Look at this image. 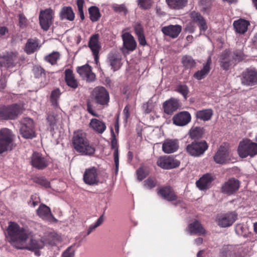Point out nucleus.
I'll list each match as a JSON object with an SVG mask.
<instances>
[{"label":"nucleus","mask_w":257,"mask_h":257,"mask_svg":"<svg viewBox=\"0 0 257 257\" xmlns=\"http://www.w3.org/2000/svg\"><path fill=\"white\" fill-rule=\"evenodd\" d=\"M188 230L190 234H197L198 235H202L205 233V230L198 221H195L190 224L188 226Z\"/></svg>","instance_id":"obj_40"},{"label":"nucleus","mask_w":257,"mask_h":257,"mask_svg":"<svg viewBox=\"0 0 257 257\" xmlns=\"http://www.w3.org/2000/svg\"><path fill=\"white\" fill-rule=\"evenodd\" d=\"M21 112L19 105L14 104L9 106L0 107V119H14Z\"/></svg>","instance_id":"obj_7"},{"label":"nucleus","mask_w":257,"mask_h":257,"mask_svg":"<svg viewBox=\"0 0 257 257\" xmlns=\"http://www.w3.org/2000/svg\"><path fill=\"white\" fill-rule=\"evenodd\" d=\"M221 257H240L234 246L230 245L224 246L220 251Z\"/></svg>","instance_id":"obj_37"},{"label":"nucleus","mask_w":257,"mask_h":257,"mask_svg":"<svg viewBox=\"0 0 257 257\" xmlns=\"http://www.w3.org/2000/svg\"><path fill=\"white\" fill-rule=\"evenodd\" d=\"M89 13L90 15V19L93 22L98 21L101 15L98 8L95 6H92L89 8Z\"/></svg>","instance_id":"obj_47"},{"label":"nucleus","mask_w":257,"mask_h":257,"mask_svg":"<svg viewBox=\"0 0 257 257\" xmlns=\"http://www.w3.org/2000/svg\"><path fill=\"white\" fill-rule=\"evenodd\" d=\"M144 187L148 189H151L156 186V182L152 178H148L144 182Z\"/></svg>","instance_id":"obj_55"},{"label":"nucleus","mask_w":257,"mask_h":257,"mask_svg":"<svg viewBox=\"0 0 257 257\" xmlns=\"http://www.w3.org/2000/svg\"><path fill=\"white\" fill-rule=\"evenodd\" d=\"M17 60L16 53L11 52H8L4 55H0V67L6 68L13 67L15 66V62Z\"/></svg>","instance_id":"obj_16"},{"label":"nucleus","mask_w":257,"mask_h":257,"mask_svg":"<svg viewBox=\"0 0 257 257\" xmlns=\"http://www.w3.org/2000/svg\"><path fill=\"white\" fill-rule=\"evenodd\" d=\"M44 240V244L48 243L51 245H56L61 240V236L54 231H47L42 237Z\"/></svg>","instance_id":"obj_30"},{"label":"nucleus","mask_w":257,"mask_h":257,"mask_svg":"<svg viewBox=\"0 0 257 257\" xmlns=\"http://www.w3.org/2000/svg\"><path fill=\"white\" fill-rule=\"evenodd\" d=\"M107 61L113 71H116L121 66V56L116 51H111L108 55Z\"/></svg>","instance_id":"obj_21"},{"label":"nucleus","mask_w":257,"mask_h":257,"mask_svg":"<svg viewBox=\"0 0 257 257\" xmlns=\"http://www.w3.org/2000/svg\"><path fill=\"white\" fill-rule=\"evenodd\" d=\"M61 56V55L59 52L53 51L45 56L44 60L52 65H54L57 64V61L60 60Z\"/></svg>","instance_id":"obj_43"},{"label":"nucleus","mask_w":257,"mask_h":257,"mask_svg":"<svg viewBox=\"0 0 257 257\" xmlns=\"http://www.w3.org/2000/svg\"><path fill=\"white\" fill-rule=\"evenodd\" d=\"M213 180V178L210 174H206L196 181V184L200 190H206L210 187Z\"/></svg>","instance_id":"obj_28"},{"label":"nucleus","mask_w":257,"mask_h":257,"mask_svg":"<svg viewBox=\"0 0 257 257\" xmlns=\"http://www.w3.org/2000/svg\"><path fill=\"white\" fill-rule=\"evenodd\" d=\"M208 147V145L205 141L193 142L188 145L185 150L189 155L194 157H199L204 153Z\"/></svg>","instance_id":"obj_6"},{"label":"nucleus","mask_w":257,"mask_h":257,"mask_svg":"<svg viewBox=\"0 0 257 257\" xmlns=\"http://www.w3.org/2000/svg\"><path fill=\"white\" fill-rule=\"evenodd\" d=\"M38 43L35 39H29L26 44L25 51L27 54H32L38 49Z\"/></svg>","instance_id":"obj_44"},{"label":"nucleus","mask_w":257,"mask_h":257,"mask_svg":"<svg viewBox=\"0 0 257 257\" xmlns=\"http://www.w3.org/2000/svg\"><path fill=\"white\" fill-rule=\"evenodd\" d=\"M249 25L248 21L242 19L235 21L233 23L235 32L240 34H243L247 31Z\"/></svg>","instance_id":"obj_34"},{"label":"nucleus","mask_w":257,"mask_h":257,"mask_svg":"<svg viewBox=\"0 0 257 257\" xmlns=\"http://www.w3.org/2000/svg\"><path fill=\"white\" fill-rule=\"evenodd\" d=\"M54 11L51 8L41 10L39 15V22L41 28L47 31L52 24Z\"/></svg>","instance_id":"obj_8"},{"label":"nucleus","mask_w":257,"mask_h":257,"mask_svg":"<svg viewBox=\"0 0 257 257\" xmlns=\"http://www.w3.org/2000/svg\"><path fill=\"white\" fill-rule=\"evenodd\" d=\"M87 110L89 113L91 114L93 116H97L96 112H94L92 108V105L90 101H88L87 102Z\"/></svg>","instance_id":"obj_62"},{"label":"nucleus","mask_w":257,"mask_h":257,"mask_svg":"<svg viewBox=\"0 0 257 257\" xmlns=\"http://www.w3.org/2000/svg\"><path fill=\"white\" fill-rule=\"evenodd\" d=\"M96 102L100 105L107 104L109 100L108 92L103 87H97L92 93Z\"/></svg>","instance_id":"obj_11"},{"label":"nucleus","mask_w":257,"mask_h":257,"mask_svg":"<svg viewBox=\"0 0 257 257\" xmlns=\"http://www.w3.org/2000/svg\"><path fill=\"white\" fill-rule=\"evenodd\" d=\"M99 36L98 34L92 35L88 42V47L91 50L94 57V60L97 63L98 61V54L101 46L99 42Z\"/></svg>","instance_id":"obj_15"},{"label":"nucleus","mask_w":257,"mask_h":257,"mask_svg":"<svg viewBox=\"0 0 257 257\" xmlns=\"http://www.w3.org/2000/svg\"><path fill=\"white\" fill-rule=\"evenodd\" d=\"M7 79L6 76L3 75L0 79V90L4 89L6 86Z\"/></svg>","instance_id":"obj_61"},{"label":"nucleus","mask_w":257,"mask_h":257,"mask_svg":"<svg viewBox=\"0 0 257 257\" xmlns=\"http://www.w3.org/2000/svg\"><path fill=\"white\" fill-rule=\"evenodd\" d=\"M45 245L44 240L42 237L39 238L36 237H31L29 241L27 242V241H24L21 246H19V249H25L35 252V254L39 256L40 255V252L39 249L42 248Z\"/></svg>","instance_id":"obj_5"},{"label":"nucleus","mask_w":257,"mask_h":257,"mask_svg":"<svg viewBox=\"0 0 257 257\" xmlns=\"http://www.w3.org/2000/svg\"><path fill=\"white\" fill-rule=\"evenodd\" d=\"M158 193L163 198L169 201H175L177 198L173 189L170 186H165L161 188Z\"/></svg>","instance_id":"obj_29"},{"label":"nucleus","mask_w":257,"mask_h":257,"mask_svg":"<svg viewBox=\"0 0 257 257\" xmlns=\"http://www.w3.org/2000/svg\"><path fill=\"white\" fill-rule=\"evenodd\" d=\"M36 77H38L44 73V70L40 67H36L34 69Z\"/></svg>","instance_id":"obj_64"},{"label":"nucleus","mask_w":257,"mask_h":257,"mask_svg":"<svg viewBox=\"0 0 257 257\" xmlns=\"http://www.w3.org/2000/svg\"><path fill=\"white\" fill-rule=\"evenodd\" d=\"M75 250L73 248V246H69L63 253L62 257H74Z\"/></svg>","instance_id":"obj_57"},{"label":"nucleus","mask_w":257,"mask_h":257,"mask_svg":"<svg viewBox=\"0 0 257 257\" xmlns=\"http://www.w3.org/2000/svg\"><path fill=\"white\" fill-rule=\"evenodd\" d=\"M178 107V101L175 98H171L163 103L164 112L168 114H170L176 111Z\"/></svg>","instance_id":"obj_35"},{"label":"nucleus","mask_w":257,"mask_h":257,"mask_svg":"<svg viewBox=\"0 0 257 257\" xmlns=\"http://www.w3.org/2000/svg\"><path fill=\"white\" fill-rule=\"evenodd\" d=\"M37 214L43 219L50 222H57L58 221L57 219L52 214L50 208L44 204H41L39 206L37 209Z\"/></svg>","instance_id":"obj_23"},{"label":"nucleus","mask_w":257,"mask_h":257,"mask_svg":"<svg viewBox=\"0 0 257 257\" xmlns=\"http://www.w3.org/2000/svg\"><path fill=\"white\" fill-rule=\"evenodd\" d=\"M104 218L103 215H101L97 220L96 222L91 225H90L87 230V235H89L91 232L94 231L97 227L100 226L103 222Z\"/></svg>","instance_id":"obj_51"},{"label":"nucleus","mask_w":257,"mask_h":257,"mask_svg":"<svg viewBox=\"0 0 257 257\" xmlns=\"http://www.w3.org/2000/svg\"><path fill=\"white\" fill-rule=\"evenodd\" d=\"M191 115L187 111H182L175 115L173 118V123L176 125H186L191 120Z\"/></svg>","instance_id":"obj_24"},{"label":"nucleus","mask_w":257,"mask_h":257,"mask_svg":"<svg viewBox=\"0 0 257 257\" xmlns=\"http://www.w3.org/2000/svg\"><path fill=\"white\" fill-rule=\"evenodd\" d=\"M190 17L193 22L198 24L201 32H205L207 29L206 22L200 13L193 11L190 14Z\"/></svg>","instance_id":"obj_26"},{"label":"nucleus","mask_w":257,"mask_h":257,"mask_svg":"<svg viewBox=\"0 0 257 257\" xmlns=\"http://www.w3.org/2000/svg\"><path fill=\"white\" fill-rule=\"evenodd\" d=\"M89 126L94 131L98 133L102 134L106 130V126L105 123L96 118H92L89 123Z\"/></svg>","instance_id":"obj_38"},{"label":"nucleus","mask_w":257,"mask_h":257,"mask_svg":"<svg viewBox=\"0 0 257 257\" xmlns=\"http://www.w3.org/2000/svg\"><path fill=\"white\" fill-rule=\"evenodd\" d=\"M177 91L181 93L185 99L187 98V95L189 93V89L186 85H180L177 87Z\"/></svg>","instance_id":"obj_54"},{"label":"nucleus","mask_w":257,"mask_h":257,"mask_svg":"<svg viewBox=\"0 0 257 257\" xmlns=\"http://www.w3.org/2000/svg\"><path fill=\"white\" fill-rule=\"evenodd\" d=\"M182 63L186 68H192L195 66L196 62L190 56H184L182 58Z\"/></svg>","instance_id":"obj_45"},{"label":"nucleus","mask_w":257,"mask_h":257,"mask_svg":"<svg viewBox=\"0 0 257 257\" xmlns=\"http://www.w3.org/2000/svg\"><path fill=\"white\" fill-rule=\"evenodd\" d=\"M203 128L200 127H192L190 130V136L193 139H199L202 137Z\"/></svg>","instance_id":"obj_46"},{"label":"nucleus","mask_w":257,"mask_h":257,"mask_svg":"<svg viewBox=\"0 0 257 257\" xmlns=\"http://www.w3.org/2000/svg\"><path fill=\"white\" fill-rule=\"evenodd\" d=\"M213 115L212 110L206 109L196 111V116L198 119L203 121H207L211 119Z\"/></svg>","instance_id":"obj_42"},{"label":"nucleus","mask_w":257,"mask_h":257,"mask_svg":"<svg viewBox=\"0 0 257 257\" xmlns=\"http://www.w3.org/2000/svg\"><path fill=\"white\" fill-rule=\"evenodd\" d=\"M76 70L80 76L87 82H92L95 79V75L92 72L91 67L88 65L78 67Z\"/></svg>","instance_id":"obj_18"},{"label":"nucleus","mask_w":257,"mask_h":257,"mask_svg":"<svg viewBox=\"0 0 257 257\" xmlns=\"http://www.w3.org/2000/svg\"><path fill=\"white\" fill-rule=\"evenodd\" d=\"M147 175V174L144 170L143 168H139L137 170L138 178L139 180L141 181L144 179Z\"/></svg>","instance_id":"obj_60"},{"label":"nucleus","mask_w":257,"mask_h":257,"mask_svg":"<svg viewBox=\"0 0 257 257\" xmlns=\"http://www.w3.org/2000/svg\"><path fill=\"white\" fill-rule=\"evenodd\" d=\"M211 63V57H209L206 63L203 65L202 69L200 70L197 71L194 74V77L198 80L204 78L208 74L210 71Z\"/></svg>","instance_id":"obj_31"},{"label":"nucleus","mask_w":257,"mask_h":257,"mask_svg":"<svg viewBox=\"0 0 257 257\" xmlns=\"http://www.w3.org/2000/svg\"><path fill=\"white\" fill-rule=\"evenodd\" d=\"M240 186L239 181L232 178L226 181L221 187V191L227 195H230L237 191Z\"/></svg>","instance_id":"obj_13"},{"label":"nucleus","mask_w":257,"mask_h":257,"mask_svg":"<svg viewBox=\"0 0 257 257\" xmlns=\"http://www.w3.org/2000/svg\"><path fill=\"white\" fill-rule=\"evenodd\" d=\"M60 95L61 92L59 89H56L52 91L51 94V102L54 107L58 106V100Z\"/></svg>","instance_id":"obj_50"},{"label":"nucleus","mask_w":257,"mask_h":257,"mask_svg":"<svg viewBox=\"0 0 257 257\" xmlns=\"http://www.w3.org/2000/svg\"><path fill=\"white\" fill-rule=\"evenodd\" d=\"M15 138L12 130L6 127L0 129V155L13 150Z\"/></svg>","instance_id":"obj_3"},{"label":"nucleus","mask_w":257,"mask_h":257,"mask_svg":"<svg viewBox=\"0 0 257 257\" xmlns=\"http://www.w3.org/2000/svg\"><path fill=\"white\" fill-rule=\"evenodd\" d=\"M157 164L162 169L169 170L179 167L180 162L171 156H165L160 157Z\"/></svg>","instance_id":"obj_12"},{"label":"nucleus","mask_w":257,"mask_h":257,"mask_svg":"<svg viewBox=\"0 0 257 257\" xmlns=\"http://www.w3.org/2000/svg\"><path fill=\"white\" fill-rule=\"evenodd\" d=\"M161 30L165 35L168 36L172 38H175L177 37L181 33L182 27L179 25H171L163 27Z\"/></svg>","instance_id":"obj_27"},{"label":"nucleus","mask_w":257,"mask_h":257,"mask_svg":"<svg viewBox=\"0 0 257 257\" xmlns=\"http://www.w3.org/2000/svg\"><path fill=\"white\" fill-rule=\"evenodd\" d=\"M35 182L37 183H38L46 188H48L50 187L49 181H48L47 179H46L44 177H39V178L36 179Z\"/></svg>","instance_id":"obj_56"},{"label":"nucleus","mask_w":257,"mask_h":257,"mask_svg":"<svg viewBox=\"0 0 257 257\" xmlns=\"http://www.w3.org/2000/svg\"><path fill=\"white\" fill-rule=\"evenodd\" d=\"M237 214L235 212H228L219 216L217 220V224L222 227L231 225L236 220Z\"/></svg>","instance_id":"obj_14"},{"label":"nucleus","mask_w":257,"mask_h":257,"mask_svg":"<svg viewBox=\"0 0 257 257\" xmlns=\"http://www.w3.org/2000/svg\"><path fill=\"white\" fill-rule=\"evenodd\" d=\"M138 6L143 10L150 9L154 4V0H137Z\"/></svg>","instance_id":"obj_48"},{"label":"nucleus","mask_w":257,"mask_h":257,"mask_svg":"<svg viewBox=\"0 0 257 257\" xmlns=\"http://www.w3.org/2000/svg\"><path fill=\"white\" fill-rule=\"evenodd\" d=\"M170 9L180 10L185 7L187 4V0H165Z\"/></svg>","instance_id":"obj_41"},{"label":"nucleus","mask_w":257,"mask_h":257,"mask_svg":"<svg viewBox=\"0 0 257 257\" xmlns=\"http://www.w3.org/2000/svg\"><path fill=\"white\" fill-rule=\"evenodd\" d=\"M65 80L67 85L73 89H76L78 86V82L75 79L73 71L66 69L65 71Z\"/></svg>","instance_id":"obj_36"},{"label":"nucleus","mask_w":257,"mask_h":257,"mask_svg":"<svg viewBox=\"0 0 257 257\" xmlns=\"http://www.w3.org/2000/svg\"><path fill=\"white\" fill-rule=\"evenodd\" d=\"M72 142L75 151L82 155L90 156L95 152V148L89 144L86 133L81 130L74 133Z\"/></svg>","instance_id":"obj_2"},{"label":"nucleus","mask_w":257,"mask_h":257,"mask_svg":"<svg viewBox=\"0 0 257 257\" xmlns=\"http://www.w3.org/2000/svg\"><path fill=\"white\" fill-rule=\"evenodd\" d=\"M59 119V116L57 114L54 112H51L48 114L47 120L49 124L52 127L56 125Z\"/></svg>","instance_id":"obj_49"},{"label":"nucleus","mask_w":257,"mask_h":257,"mask_svg":"<svg viewBox=\"0 0 257 257\" xmlns=\"http://www.w3.org/2000/svg\"><path fill=\"white\" fill-rule=\"evenodd\" d=\"M34 123L33 119L26 118L24 119L20 128L22 137L26 139H32L35 137L34 130Z\"/></svg>","instance_id":"obj_10"},{"label":"nucleus","mask_w":257,"mask_h":257,"mask_svg":"<svg viewBox=\"0 0 257 257\" xmlns=\"http://www.w3.org/2000/svg\"><path fill=\"white\" fill-rule=\"evenodd\" d=\"M31 164L36 168L42 170L48 165V161L41 154L38 153H34L31 158Z\"/></svg>","instance_id":"obj_19"},{"label":"nucleus","mask_w":257,"mask_h":257,"mask_svg":"<svg viewBox=\"0 0 257 257\" xmlns=\"http://www.w3.org/2000/svg\"><path fill=\"white\" fill-rule=\"evenodd\" d=\"M83 180L88 185H98L99 183V178L97 169L94 167L86 169L83 175Z\"/></svg>","instance_id":"obj_9"},{"label":"nucleus","mask_w":257,"mask_h":257,"mask_svg":"<svg viewBox=\"0 0 257 257\" xmlns=\"http://www.w3.org/2000/svg\"><path fill=\"white\" fill-rule=\"evenodd\" d=\"M154 106L155 104L152 99H150L147 102L143 104V108L146 113H149L153 110Z\"/></svg>","instance_id":"obj_52"},{"label":"nucleus","mask_w":257,"mask_h":257,"mask_svg":"<svg viewBox=\"0 0 257 257\" xmlns=\"http://www.w3.org/2000/svg\"><path fill=\"white\" fill-rule=\"evenodd\" d=\"M19 25L21 28H25L27 25V20L23 14L19 15Z\"/></svg>","instance_id":"obj_58"},{"label":"nucleus","mask_w":257,"mask_h":257,"mask_svg":"<svg viewBox=\"0 0 257 257\" xmlns=\"http://www.w3.org/2000/svg\"><path fill=\"white\" fill-rule=\"evenodd\" d=\"M59 16L61 20L72 21L74 20L75 14L71 7H63L61 10Z\"/></svg>","instance_id":"obj_39"},{"label":"nucleus","mask_w":257,"mask_h":257,"mask_svg":"<svg viewBox=\"0 0 257 257\" xmlns=\"http://www.w3.org/2000/svg\"><path fill=\"white\" fill-rule=\"evenodd\" d=\"M200 3L202 5V8L204 10L208 9L211 5L210 0H201Z\"/></svg>","instance_id":"obj_63"},{"label":"nucleus","mask_w":257,"mask_h":257,"mask_svg":"<svg viewBox=\"0 0 257 257\" xmlns=\"http://www.w3.org/2000/svg\"><path fill=\"white\" fill-rule=\"evenodd\" d=\"M112 8L113 11L116 13H121L126 14L127 12V9L124 4H113L112 6Z\"/></svg>","instance_id":"obj_53"},{"label":"nucleus","mask_w":257,"mask_h":257,"mask_svg":"<svg viewBox=\"0 0 257 257\" xmlns=\"http://www.w3.org/2000/svg\"><path fill=\"white\" fill-rule=\"evenodd\" d=\"M111 147L112 149L114 150L113 153L114 161L116 171L117 172L119 166V156H118V149L117 140L114 134V133L112 129L111 130Z\"/></svg>","instance_id":"obj_33"},{"label":"nucleus","mask_w":257,"mask_h":257,"mask_svg":"<svg viewBox=\"0 0 257 257\" xmlns=\"http://www.w3.org/2000/svg\"><path fill=\"white\" fill-rule=\"evenodd\" d=\"M233 57L230 55L227 51H224L220 56L219 62L221 67L224 70H227L232 64Z\"/></svg>","instance_id":"obj_32"},{"label":"nucleus","mask_w":257,"mask_h":257,"mask_svg":"<svg viewBox=\"0 0 257 257\" xmlns=\"http://www.w3.org/2000/svg\"><path fill=\"white\" fill-rule=\"evenodd\" d=\"M121 37L124 48L130 51H133L136 48L137 43L131 34L125 32L122 35Z\"/></svg>","instance_id":"obj_25"},{"label":"nucleus","mask_w":257,"mask_h":257,"mask_svg":"<svg viewBox=\"0 0 257 257\" xmlns=\"http://www.w3.org/2000/svg\"><path fill=\"white\" fill-rule=\"evenodd\" d=\"M8 237L10 241L17 248L23 245L24 241L31 236L29 230L20 227L17 223L10 222L7 228Z\"/></svg>","instance_id":"obj_1"},{"label":"nucleus","mask_w":257,"mask_h":257,"mask_svg":"<svg viewBox=\"0 0 257 257\" xmlns=\"http://www.w3.org/2000/svg\"><path fill=\"white\" fill-rule=\"evenodd\" d=\"M229 153L226 147L221 146L214 156V160L217 164H223L229 160Z\"/></svg>","instance_id":"obj_17"},{"label":"nucleus","mask_w":257,"mask_h":257,"mask_svg":"<svg viewBox=\"0 0 257 257\" xmlns=\"http://www.w3.org/2000/svg\"><path fill=\"white\" fill-rule=\"evenodd\" d=\"M134 30L137 36L144 34L143 27L140 23H136L135 25Z\"/></svg>","instance_id":"obj_59"},{"label":"nucleus","mask_w":257,"mask_h":257,"mask_svg":"<svg viewBox=\"0 0 257 257\" xmlns=\"http://www.w3.org/2000/svg\"><path fill=\"white\" fill-rule=\"evenodd\" d=\"M242 83L246 85H252L257 83V72L254 69H246L243 73Z\"/></svg>","instance_id":"obj_20"},{"label":"nucleus","mask_w":257,"mask_h":257,"mask_svg":"<svg viewBox=\"0 0 257 257\" xmlns=\"http://www.w3.org/2000/svg\"><path fill=\"white\" fill-rule=\"evenodd\" d=\"M238 152L242 158L248 156L253 157L257 154V143H252L249 140H243L239 143Z\"/></svg>","instance_id":"obj_4"},{"label":"nucleus","mask_w":257,"mask_h":257,"mask_svg":"<svg viewBox=\"0 0 257 257\" xmlns=\"http://www.w3.org/2000/svg\"><path fill=\"white\" fill-rule=\"evenodd\" d=\"M179 148V142L177 139H166L162 145V151L166 154L175 152Z\"/></svg>","instance_id":"obj_22"}]
</instances>
